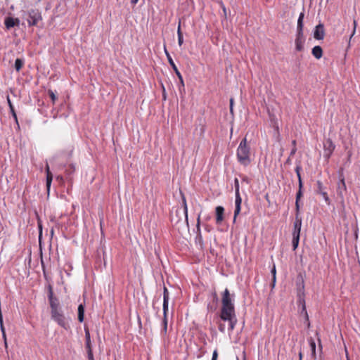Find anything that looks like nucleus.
Listing matches in <instances>:
<instances>
[{"label": "nucleus", "mask_w": 360, "mask_h": 360, "mask_svg": "<svg viewBox=\"0 0 360 360\" xmlns=\"http://www.w3.org/2000/svg\"><path fill=\"white\" fill-rule=\"evenodd\" d=\"M26 20L29 27H39V22L42 21L41 12L38 9H30L27 11L26 14Z\"/></svg>", "instance_id": "39448f33"}, {"label": "nucleus", "mask_w": 360, "mask_h": 360, "mask_svg": "<svg viewBox=\"0 0 360 360\" xmlns=\"http://www.w3.org/2000/svg\"><path fill=\"white\" fill-rule=\"evenodd\" d=\"M233 98L230 99V112L233 114Z\"/></svg>", "instance_id": "09e8293b"}, {"label": "nucleus", "mask_w": 360, "mask_h": 360, "mask_svg": "<svg viewBox=\"0 0 360 360\" xmlns=\"http://www.w3.org/2000/svg\"><path fill=\"white\" fill-rule=\"evenodd\" d=\"M311 358L314 359V360L316 359V351H314V353H313V352H311Z\"/></svg>", "instance_id": "0e129e2a"}, {"label": "nucleus", "mask_w": 360, "mask_h": 360, "mask_svg": "<svg viewBox=\"0 0 360 360\" xmlns=\"http://www.w3.org/2000/svg\"><path fill=\"white\" fill-rule=\"evenodd\" d=\"M45 172H46V184L47 191L49 193L50 191V187H51V182L53 180V174L50 170V168H49V166L48 164H46V165Z\"/></svg>", "instance_id": "aec40b11"}, {"label": "nucleus", "mask_w": 360, "mask_h": 360, "mask_svg": "<svg viewBox=\"0 0 360 360\" xmlns=\"http://www.w3.org/2000/svg\"><path fill=\"white\" fill-rule=\"evenodd\" d=\"M304 316L305 322H306L307 321L309 320L308 313H307V314H304Z\"/></svg>", "instance_id": "69168bd1"}, {"label": "nucleus", "mask_w": 360, "mask_h": 360, "mask_svg": "<svg viewBox=\"0 0 360 360\" xmlns=\"http://www.w3.org/2000/svg\"><path fill=\"white\" fill-rule=\"evenodd\" d=\"M12 116H13V117L14 118V120H15V122H16V124H17L18 127H19V124H18V120L17 115H16V114H15L14 115H12Z\"/></svg>", "instance_id": "bf43d9fd"}, {"label": "nucleus", "mask_w": 360, "mask_h": 360, "mask_svg": "<svg viewBox=\"0 0 360 360\" xmlns=\"http://www.w3.org/2000/svg\"><path fill=\"white\" fill-rule=\"evenodd\" d=\"M180 195L182 199V206L184 207V212L185 214V218L186 222H188V207L186 203V200L184 193L182 192L181 190H180Z\"/></svg>", "instance_id": "a878e982"}, {"label": "nucleus", "mask_w": 360, "mask_h": 360, "mask_svg": "<svg viewBox=\"0 0 360 360\" xmlns=\"http://www.w3.org/2000/svg\"><path fill=\"white\" fill-rule=\"evenodd\" d=\"M304 12L302 11L300 13L297 25V32H304Z\"/></svg>", "instance_id": "5701e85b"}, {"label": "nucleus", "mask_w": 360, "mask_h": 360, "mask_svg": "<svg viewBox=\"0 0 360 360\" xmlns=\"http://www.w3.org/2000/svg\"><path fill=\"white\" fill-rule=\"evenodd\" d=\"M47 288V297L50 305L51 309L58 308L60 307L59 299L55 295L53 292V286L51 283L48 284Z\"/></svg>", "instance_id": "0eeeda50"}, {"label": "nucleus", "mask_w": 360, "mask_h": 360, "mask_svg": "<svg viewBox=\"0 0 360 360\" xmlns=\"http://www.w3.org/2000/svg\"><path fill=\"white\" fill-rule=\"evenodd\" d=\"M25 61L22 58H16L14 64L15 70L17 72H20L24 66Z\"/></svg>", "instance_id": "cd10ccee"}, {"label": "nucleus", "mask_w": 360, "mask_h": 360, "mask_svg": "<svg viewBox=\"0 0 360 360\" xmlns=\"http://www.w3.org/2000/svg\"><path fill=\"white\" fill-rule=\"evenodd\" d=\"M356 20H354V29H353V32H352V34L350 36V38H352L353 37V35L354 34L355 30H356ZM350 39H349V40Z\"/></svg>", "instance_id": "8fccbe9b"}, {"label": "nucleus", "mask_w": 360, "mask_h": 360, "mask_svg": "<svg viewBox=\"0 0 360 360\" xmlns=\"http://www.w3.org/2000/svg\"><path fill=\"white\" fill-rule=\"evenodd\" d=\"M183 43H184V37L183 36L178 37L179 45L181 46H182Z\"/></svg>", "instance_id": "c03bdc74"}, {"label": "nucleus", "mask_w": 360, "mask_h": 360, "mask_svg": "<svg viewBox=\"0 0 360 360\" xmlns=\"http://www.w3.org/2000/svg\"><path fill=\"white\" fill-rule=\"evenodd\" d=\"M335 148V145L333 143L331 139L328 138L324 141V142H323V157L327 162H328Z\"/></svg>", "instance_id": "6e6552de"}, {"label": "nucleus", "mask_w": 360, "mask_h": 360, "mask_svg": "<svg viewBox=\"0 0 360 360\" xmlns=\"http://www.w3.org/2000/svg\"><path fill=\"white\" fill-rule=\"evenodd\" d=\"M269 117H270L271 124L274 128L275 123H278L277 119L276 118V117L274 115H272L271 114H269Z\"/></svg>", "instance_id": "c9c22d12"}, {"label": "nucleus", "mask_w": 360, "mask_h": 360, "mask_svg": "<svg viewBox=\"0 0 360 360\" xmlns=\"http://www.w3.org/2000/svg\"><path fill=\"white\" fill-rule=\"evenodd\" d=\"M291 157H292V156L289 155V157L288 158V159L285 160V163H284L285 165H291V162H292V161H291Z\"/></svg>", "instance_id": "3c124183"}, {"label": "nucleus", "mask_w": 360, "mask_h": 360, "mask_svg": "<svg viewBox=\"0 0 360 360\" xmlns=\"http://www.w3.org/2000/svg\"><path fill=\"white\" fill-rule=\"evenodd\" d=\"M305 274L300 272L296 277L295 285L297 294H305V284H304Z\"/></svg>", "instance_id": "9d476101"}, {"label": "nucleus", "mask_w": 360, "mask_h": 360, "mask_svg": "<svg viewBox=\"0 0 360 360\" xmlns=\"http://www.w3.org/2000/svg\"><path fill=\"white\" fill-rule=\"evenodd\" d=\"M293 226L292 234L297 233V235H300L302 226V217H300V211L297 212V210H295V219Z\"/></svg>", "instance_id": "2eb2a0df"}, {"label": "nucleus", "mask_w": 360, "mask_h": 360, "mask_svg": "<svg viewBox=\"0 0 360 360\" xmlns=\"http://www.w3.org/2000/svg\"><path fill=\"white\" fill-rule=\"evenodd\" d=\"M2 336H3V338H4V340L5 345H6V347H7V341H6V333H4V334H2Z\"/></svg>", "instance_id": "13d9d810"}, {"label": "nucleus", "mask_w": 360, "mask_h": 360, "mask_svg": "<svg viewBox=\"0 0 360 360\" xmlns=\"http://www.w3.org/2000/svg\"><path fill=\"white\" fill-rule=\"evenodd\" d=\"M234 186H235V192L236 193H240V191H239V188H240L239 181H238V179L237 178H236L235 180H234Z\"/></svg>", "instance_id": "e433bc0d"}, {"label": "nucleus", "mask_w": 360, "mask_h": 360, "mask_svg": "<svg viewBox=\"0 0 360 360\" xmlns=\"http://www.w3.org/2000/svg\"><path fill=\"white\" fill-rule=\"evenodd\" d=\"M217 357H218V352H217V350L215 349L213 352L212 360H217Z\"/></svg>", "instance_id": "79ce46f5"}, {"label": "nucleus", "mask_w": 360, "mask_h": 360, "mask_svg": "<svg viewBox=\"0 0 360 360\" xmlns=\"http://www.w3.org/2000/svg\"><path fill=\"white\" fill-rule=\"evenodd\" d=\"M167 313L168 311H163V319L162 321V330H161V335L165 336L167 332Z\"/></svg>", "instance_id": "412c9836"}, {"label": "nucleus", "mask_w": 360, "mask_h": 360, "mask_svg": "<svg viewBox=\"0 0 360 360\" xmlns=\"http://www.w3.org/2000/svg\"><path fill=\"white\" fill-rule=\"evenodd\" d=\"M84 332H85V348L86 349L87 354H94L92 349V344L91 340V335L89 330V328L86 325H84Z\"/></svg>", "instance_id": "ddd939ff"}, {"label": "nucleus", "mask_w": 360, "mask_h": 360, "mask_svg": "<svg viewBox=\"0 0 360 360\" xmlns=\"http://www.w3.org/2000/svg\"><path fill=\"white\" fill-rule=\"evenodd\" d=\"M6 100H7V103H8L9 108L14 107L8 95L6 97Z\"/></svg>", "instance_id": "37998d69"}, {"label": "nucleus", "mask_w": 360, "mask_h": 360, "mask_svg": "<svg viewBox=\"0 0 360 360\" xmlns=\"http://www.w3.org/2000/svg\"><path fill=\"white\" fill-rule=\"evenodd\" d=\"M75 172V167L73 164H70L65 169V173L68 180H72V174Z\"/></svg>", "instance_id": "bb28decb"}, {"label": "nucleus", "mask_w": 360, "mask_h": 360, "mask_svg": "<svg viewBox=\"0 0 360 360\" xmlns=\"http://www.w3.org/2000/svg\"><path fill=\"white\" fill-rule=\"evenodd\" d=\"M10 111H11V113L12 115H14L15 114H16L14 107L10 108Z\"/></svg>", "instance_id": "680f3d73"}, {"label": "nucleus", "mask_w": 360, "mask_h": 360, "mask_svg": "<svg viewBox=\"0 0 360 360\" xmlns=\"http://www.w3.org/2000/svg\"><path fill=\"white\" fill-rule=\"evenodd\" d=\"M212 301L207 304V309L210 311H214L218 306L219 297L215 290L211 292Z\"/></svg>", "instance_id": "f3484780"}, {"label": "nucleus", "mask_w": 360, "mask_h": 360, "mask_svg": "<svg viewBox=\"0 0 360 360\" xmlns=\"http://www.w3.org/2000/svg\"><path fill=\"white\" fill-rule=\"evenodd\" d=\"M302 353L301 352V350L299 352V360H302Z\"/></svg>", "instance_id": "774afa93"}, {"label": "nucleus", "mask_w": 360, "mask_h": 360, "mask_svg": "<svg viewBox=\"0 0 360 360\" xmlns=\"http://www.w3.org/2000/svg\"><path fill=\"white\" fill-rule=\"evenodd\" d=\"M242 181H244V182H246L247 184H249L250 183V180L248 179V176H244L243 178H242Z\"/></svg>", "instance_id": "6e6d98bb"}, {"label": "nucleus", "mask_w": 360, "mask_h": 360, "mask_svg": "<svg viewBox=\"0 0 360 360\" xmlns=\"http://www.w3.org/2000/svg\"><path fill=\"white\" fill-rule=\"evenodd\" d=\"M216 215V223L217 224H221L224 220V208L222 206H217L215 208Z\"/></svg>", "instance_id": "6ab92c4d"}, {"label": "nucleus", "mask_w": 360, "mask_h": 360, "mask_svg": "<svg viewBox=\"0 0 360 360\" xmlns=\"http://www.w3.org/2000/svg\"><path fill=\"white\" fill-rule=\"evenodd\" d=\"M339 181L338 182L337 186V194L340 199V202L344 204V193L347 192V186L345 184L344 169L340 167L338 171Z\"/></svg>", "instance_id": "423d86ee"}, {"label": "nucleus", "mask_w": 360, "mask_h": 360, "mask_svg": "<svg viewBox=\"0 0 360 360\" xmlns=\"http://www.w3.org/2000/svg\"><path fill=\"white\" fill-rule=\"evenodd\" d=\"M297 303L298 307H300L301 308H302V307H306L305 294H297Z\"/></svg>", "instance_id": "c756f323"}, {"label": "nucleus", "mask_w": 360, "mask_h": 360, "mask_svg": "<svg viewBox=\"0 0 360 360\" xmlns=\"http://www.w3.org/2000/svg\"><path fill=\"white\" fill-rule=\"evenodd\" d=\"M85 307L84 304H80L77 309V319L79 322L82 323L84 320Z\"/></svg>", "instance_id": "393cba45"}, {"label": "nucleus", "mask_w": 360, "mask_h": 360, "mask_svg": "<svg viewBox=\"0 0 360 360\" xmlns=\"http://www.w3.org/2000/svg\"><path fill=\"white\" fill-rule=\"evenodd\" d=\"M37 219H38V228H39V238H40L42 234V225H41V222L39 219V217L38 215H37Z\"/></svg>", "instance_id": "4c0bfd02"}, {"label": "nucleus", "mask_w": 360, "mask_h": 360, "mask_svg": "<svg viewBox=\"0 0 360 360\" xmlns=\"http://www.w3.org/2000/svg\"><path fill=\"white\" fill-rule=\"evenodd\" d=\"M43 275H44V279L49 283V284L50 283V282L51 281V278H50V276L48 275V274L46 273V270H43Z\"/></svg>", "instance_id": "58836bf2"}, {"label": "nucleus", "mask_w": 360, "mask_h": 360, "mask_svg": "<svg viewBox=\"0 0 360 360\" xmlns=\"http://www.w3.org/2000/svg\"><path fill=\"white\" fill-rule=\"evenodd\" d=\"M47 94L49 96V97L51 98L53 104H54L56 101L58 99V97L56 96L55 93L51 89H49L47 91Z\"/></svg>", "instance_id": "473e14b6"}, {"label": "nucleus", "mask_w": 360, "mask_h": 360, "mask_svg": "<svg viewBox=\"0 0 360 360\" xmlns=\"http://www.w3.org/2000/svg\"><path fill=\"white\" fill-rule=\"evenodd\" d=\"M311 53L315 58L320 59L323 56V49L319 45L315 46L311 49Z\"/></svg>", "instance_id": "b1692460"}, {"label": "nucleus", "mask_w": 360, "mask_h": 360, "mask_svg": "<svg viewBox=\"0 0 360 360\" xmlns=\"http://www.w3.org/2000/svg\"><path fill=\"white\" fill-rule=\"evenodd\" d=\"M325 191V187L323 186V184L321 181L318 180L316 181V189L315 190V192L318 194H319L321 192Z\"/></svg>", "instance_id": "2f4dec72"}, {"label": "nucleus", "mask_w": 360, "mask_h": 360, "mask_svg": "<svg viewBox=\"0 0 360 360\" xmlns=\"http://www.w3.org/2000/svg\"><path fill=\"white\" fill-rule=\"evenodd\" d=\"M309 344L310 346L311 351L313 352V353H314V351H316V342L312 338H310L309 339Z\"/></svg>", "instance_id": "72a5a7b5"}, {"label": "nucleus", "mask_w": 360, "mask_h": 360, "mask_svg": "<svg viewBox=\"0 0 360 360\" xmlns=\"http://www.w3.org/2000/svg\"><path fill=\"white\" fill-rule=\"evenodd\" d=\"M300 235H297V233L292 234V247H293L294 250L298 247L299 241H300Z\"/></svg>", "instance_id": "7c9ffc66"}, {"label": "nucleus", "mask_w": 360, "mask_h": 360, "mask_svg": "<svg viewBox=\"0 0 360 360\" xmlns=\"http://www.w3.org/2000/svg\"><path fill=\"white\" fill-rule=\"evenodd\" d=\"M306 314H307V308L306 307H302V308H301L300 314L304 315Z\"/></svg>", "instance_id": "de8ad7c7"}, {"label": "nucleus", "mask_w": 360, "mask_h": 360, "mask_svg": "<svg viewBox=\"0 0 360 360\" xmlns=\"http://www.w3.org/2000/svg\"><path fill=\"white\" fill-rule=\"evenodd\" d=\"M271 273L272 275V278H274V280H276V269L275 265H274L273 268L271 270Z\"/></svg>", "instance_id": "ea45409f"}, {"label": "nucleus", "mask_w": 360, "mask_h": 360, "mask_svg": "<svg viewBox=\"0 0 360 360\" xmlns=\"http://www.w3.org/2000/svg\"><path fill=\"white\" fill-rule=\"evenodd\" d=\"M196 229H197V236L195 237V243L200 245V249H202L203 248V240H202V234L200 232V215L198 216V219H197Z\"/></svg>", "instance_id": "a211bd4d"}, {"label": "nucleus", "mask_w": 360, "mask_h": 360, "mask_svg": "<svg viewBox=\"0 0 360 360\" xmlns=\"http://www.w3.org/2000/svg\"><path fill=\"white\" fill-rule=\"evenodd\" d=\"M302 169V166H301L300 162L299 164L297 165V166L295 169V171L296 172V174H297V176L298 179V191L296 193L295 204V210H297V212L300 211V208H301L300 201H301L302 198L303 197L304 184H303L302 178L301 176Z\"/></svg>", "instance_id": "7ed1b4c3"}, {"label": "nucleus", "mask_w": 360, "mask_h": 360, "mask_svg": "<svg viewBox=\"0 0 360 360\" xmlns=\"http://www.w3.org/2000/svg\"><path fill=\"white\" fill-rule=\"evenodd\" d=\"M56 180L58 181L60 183L63 182V177L61 175H58L56 176Z\"/></svg>", "instance_id": "5fc2aeb1"}, {"label": "nucleus", "mask_w": 360, "mask_h": 360, "mask_svg": "<svg viewBox=\"0 0 360 360\" xmlns=\"http://www.w3.org/2000/svg\"><path fill=\"white\" fill-rule=\"evenodd\" d=\"M20 20L18 18H13L11 15L6 16L4 19V25L6 30H11L15 27L20 26Z\"/></svg>", "instance_id": "9b49d317"}, {"label": "nucleus", "mask_w": 360, "mask_h": 360, "mask_svg": "<svg viewBox=\"0 0 360 360\" xmlns=\"http://www.w3.org/2000/svg\"><path fill=\"white\" fill-rule=\"evenodd\" d=\"M177 35H178V37L183 36V33L181 30V21H179V25H178V28H177Z\"/></svg>", "instance_id": "a19ab883"}, {"label": "nucleus", "mask_w": 360, "mask_h": 360, "mask_svg": "<svg viewBox=\"0 0 360 360\" xmlns=\"http://www.w3.org/2000/svg\"><path fill=\"white\" fill-rule=\"evenodd\" d=\"M166 99H167L166 91H165L164 86L162 85V100L165 101Z\"/></svg>", "instance_id": "49530a36"}, {"label": "nucleus", "mask_w": 360, "mask_h": 360, "mask_svg": "<svg viewBox=\"0 0 360 360\" xmlns=\"http://www.w3.org/2000/svg\"><path fill=\"white\" fill-rule=\"evenodd\" d=\"M51 318L65 330H68L70 326L61 307L51 309Z\"/></svg>", "instance_id": "20e7f679"}, {"label": "nucleus", "mask_w": 360, "mask_h": 360, "mask_svg": "<svg viewBox=\"0 0 360 360\" xmlns=\"http://www.w3.org/2000/svg\"><path fill=\"white\" fill-rule=\"evenodd\" d=\"M169 307V291L167 288L164 286L163 288V311H168Z\"/></svg>", "instance_id": "4be33fe9"}, {"label": "nucleus", "mask_w": 360, "mask_h": 360, "mask_svg": "<svg viewBox=\"0 0 360 360\" xmlns=\"http://www.w3.org/2000/svg\"><path fill=\"white\" fill-rule=\"evenodd\" d=\"M241 203H242V198L240 197V193H236L233 223L236 222V218H237V217L239 215V214L240 212V210H241Z\"/></svg>", "instance_id": "dca6fc26"}, {"label": "nucleus", "mask_w": 360, "mask_h": 360, "mask_svg": "<svg viewBox=\"0 0 360 360\" xmlns=\"http://www.w3.org/2000/svg\"><path fill=\"white\" fill-rule=\"evenodd\" d=\"M219 5H220V6H221V8L222 9H224V8H226V7H225V5L224 4V3H223L222 1H220V2H219Z\"/></svg>", "instance_id": "338daca9"}, {"label": "nucleus", "mask_w": 360, "mask_h": 360, "mask_svg": "<svg viewBox=\"0 0 360 360\" xmlns=\"http://www.w3.org/2000/svg\"><path fill=\"white\" fill-rule=\"evenodd\" d=\"M274 137L275 138L276 141L277 142H281V136L279 131V127L278 123H275L274 127Z\"/></svg>", "instance_id": "c85d7f7f"}, {"label": "nucleus", "mask_w": 360, "mask_h": 360, "mask_svg": "<svg viewBox=\"0 0 360 360\" xmlns=\"http://www.w3.org/2000/svg\"><path fill=\"white\" fill-rule=\"evenodd\" d=\"M276 281V280H274V278H272V280H271V284H270L271 290H273L274 288V287H275Z\"/></svg>", "instance_id": "603ef678"}, {"label": "nucleus", "mask_w": 360, "mask_h": 360, "mask_svg": "<svg viewBox=\"0 0 360 360\" xmlns=\"http://www.w3.org/2000/svg\"><path fill=\"white\" fill-rule=\"evenodd\" d=\"M221 304L220 319L224 321H229V330L232 331L237 323V318L234 304L231 297L230 292L227 288L225 289L222 294Z\"/></svg>", "instance_id": "f257e3e1"}, {"label": "nucleus", "mask_w": 360, "mask_h": 360, "mask_svg": "<svg viewBox=\"0 0 360 360\" xmlns=\"http://www.w3.org/2000/svg\"><path fill=\"white\" fill-rule=\"evenodd\" d=\"M319 194H320V195H321L323 197V198H324V200H325L326 202L328 205H330V198H329V197H328V193H327L326 191L321 192V193H320Z\"/></svg>", "instance_id": "f704fd0d"}, {"label": "nucleus", "mask_w": 360, "mask_h": 360, "mask_svg": "<svg viewBox=\"0 0 360 360\" xmlns=\"http://www.w3.org/2000/svg\"><path fill=\"white\" fill-rule=\"evenodd\" d=\"M296 152H297V148H292L290 151V155L292 157L296 153Z\"/></svg>", "instance_id": "864d4df0"}, {"label": "nucleus", "mask_w": 360, "mask_h": 360, "mask_svg": "<svg viewBox=\"0 0 360 360\" xmlns=\"http://www.w3.org/2000/svg\"><path fill=\"white\" fill-rule=\"evenodd\" d=\"M305 42V37L304 32H297L295 38V50L297 51H302L304 50V44Z\"/></svg>", "instance_id": "f8f14e48"}, {"label": "nucleus", "mask_w": 360, "mask_h": 360, "mask_svg": "<svg viewBox=\"0 0 360 360\" xmlns=\"http://www.w3.org/2000/svg\"><path fill=\"white\" fill-rule=\"evenodd\" d=\"M88 360H94V354H87Z\"/></svg>", "instance_id": "4d7b16f0"}, {"label": "nucleus", "mask_w": 360, "mask_h": 360, "mask_svg": "<svg viewBox=\"0 0 360 360\" xmlns=\"http://www.w3.org/2000/svg\"><path fill=\"white\" fill-rule=\"evenodd\" d=\"M219 330L221 333H224V331H225V326H224V324H223V323H219Z\"/></svg>", "instance_id": "a18cd8bd"}, {"label": "nucleus", "mask_w": 360, "mask_h": 360, "mask_svg": "<svg viewBox=\"0 0 360 360\" xmlns=\"http://www.w3.org/2000/svg\"><path fill=\"white\" fill-rule=\"evenodd\" d=\"M164 50H165V53L167 56L169 64L170 65V66L173 69L174 72H175L176 75L177 76V77L179 79V84H180L179 89H181V86H182L183 88L184 87V82L182 75H181V72H179V70H178L176 65H175L173 59L172 58L169 53L168 52V51L167 50L165 46L164 48Z\"/></svg>", "instance_id": "1a4fd4ad"}, {"label": "nucleus", "mask_w": 360, "mask_h": 360, "mask_svg": "<svg viewBox=\"0 0 360 360\" xmlns=\"http://www.w3.org/2000/svg\"><path fill=\"white\" fill-rule=\"evenodd\" d=\"M41 268H42V271L44 269L46 270V266H45V264H44V262L43 261V259H41Z\"/></svg>", "instance_id": "e2e57ef3"}, {"label": "nucleus", "mask_w": 360, "mask_h": 360, "mask_svg": "<svg viewBox=\"0 0 360 360\" xmlns=\"http://www.w3.org/2000/svg\"><path fill=\"white\" fill-rule=\"evenodd\" d=\"M250 146L248 143L247 138L245 136L240 141L237 148V160L238 162L244 167L248 166L251 163Z\"/></svg>", "instance_id": "f03ea898"}, {"label": "nucleus", "mask_w": 360, "mask_h": 360, "mask_svg": "<svg viewBox=\"0 0 360 360\" xmlns=\"http://www.w3.org/2000/svg\"><path fill=\"white\" fill-rule=\"evenodd\" d=\"M292 148H297V141L296 140L292 141Z\"/></svg>", "instance_id": "052dcab7"}, {"label": "nucleus", "mask_w": 360, "mask_h": 360, "mask_svg": "<svg viewBox=\"0 0 360 360\" xmlns=\"http://www.w3.org/2000/svg\"><path fill=\"white\" fill-rule=\"evenodd\" d=\"M314 38L316 40H322L325 37V28L324 25L320 22L317 25L314 30Z\"/></svg>", "instance_id": "4468645a"}]
</instances>
